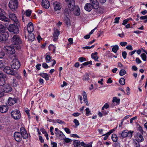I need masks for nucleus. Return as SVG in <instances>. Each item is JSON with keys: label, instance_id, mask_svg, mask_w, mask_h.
Listing matches in <instances>:
<instances>
[{"label": "nucleus", "instance_id": "1", "mask_svg": "<svg viewBox=\"0 0 147 147\" xmlns=\"http://www.w3.org/2000/svg\"><path fill=\"white\" fill-rule=\"evenodd\" d=\"M20 132H16L14 134L15 140L17 142H20L22 140V138L25 139L28 138V135L25 128L22 127L20 128Z\"/></svg>", "mask_w": 147, "mask_h": 147}, {"label": "nucleus", "instance_id": "2", "mask_svg": "<svg viewBox=\"0 0 147 147\" xmlns=\"http://www.w3.org/2000/svg\"><path fill=\"white\" fill-rule=\"evenodd\" d=\"M11 41L13 45V47H17L18 49L20 48L19 45L22 43V41L19 36L14 35L11 38Z\"/></svg>", "mask_w": 147, "mask_h": 147}, {"label": "nucleus", "instance_id": "3", "mask_svg": "<svg viewBox=\"0 0 147 147\" xmlns=\"http://www.w3.org/2000/svg\"><path fill=\"white\" fill-rule=\"evenodd\" d=\"M8 30L14 34H17L19 32V29L17 25L15 24L10 25L8 28Z\"/></svg>", "mask_w": 147, "mask_h": 147}, {"label": "nucleus", "instance_id": "4", "mask_svg": "<svg viewBox=\"0 0 147 147\" xmlns=\"http://www.w3.org/2000/svg\"><path fill=\"white\" fill-rule=\"evenodd\" d=\"M133 131H128L127 130H123L121 133L119 132V134L121 135V137L123 138H125L128 137L129 138H131L133 136Z\"/></svg>", "mask_w": 147, "mask_h": 147}, {"label": "nucleus", "instance_id": "5", "mask_svg": "<svg viewBox=\"0 0 147 147\" xmlns=\"http://www.w3.org/2000/svg\"><path fill=\"white\" fill-rule=\"evenodd\" d=\"M18 2L17 0H11L9 3V7L11 9L15 10L18 8Z\"/></svg>", "mask_w": 147, "mask_h": 147}, {"label": "nucleus", "instance_id": "6", "mask_svg": "<svg viewBox=\"0 0 147 147\" xmlns=\"http://www.w3.org/2000/svg\"><path fill=\"white\" fill-rule=\"evenodd\" d=\"M3 49L6 52H7L10 55V57L11 58V55H12L14 57H15V50L11 46H6L4 47Z\"/></svg>", "mask_w": 147, "mask_h": 147}, {"label": "nucleus", "instance_id": "7", "mask_svg": "<svg viewBox=\"0 0 147 147\" xmlns=\"http://www.w3.org/2000/svg\"><path fill=\"white\" fill-rule=\"evenodd\" d=\"M3 49L6 52H7L10 55V57L11 58V55H12L14 57H15V50L11 46H6L4 47Z\"/></svg>", "mask_w": 147, "mask_h": 147}, {"label": "nucleus", "instance_id": "8", "mask_svg": "<svg viewBox=\"0 0 147 147\" xmlns=\"http://www.w3.org/2000/svg\"><path fill=\"white\" fill-rule=\"evenodd\" d=\"M3 49L6 52H7L10 55V57L11 58V55H12L14 57H15V50L11 46H6L4 47Z\"/></svg>", "mask_w": 147, "mask_h": 147}, {"label": "nucleus", "instance_id": "9", "mask_svg": "<svg viewBox=\"0 0 147 147\" xmlns=\"http://www.w3.org/2000/svg\"><path fill=\"white\" fill-rule=\"evenodd\" d=\"M12 59L13 60L11 65L12 68L16 69H18L20 66L19 61L15 57H14Z\"/></svg>", "mask_w": 147, "mask_h": 147}, {"label": "nucleus", "instance_id": "10", "mask_svg": "<svg viewBox=\"0 0 147 147\" xmlns=\"http://www.w3.org/2000/svg\"><path fill=\"white\" fill-rule=\"evenodd\" d=\"M66 2L68 3L67 5L70 10L73 11L76 6L75 5L74 0H65Z\"/></svg>", "mask_w": 147, "mask_h": 147}, {"label": "nucleus", "instance_id": "11", "mask_svg": "<svg viewBox=\"0 0 147 147\" xmlns=\"http://www.w3.org/2000/svg\"><path fill=\"white\" fill-rule=\"evenodd\" d=\"M11 115L15 120L19 119L21 117V115L19 111L18 110L13 111L11 112Z\"/></svg>", "mask_w": 147, "mask_h": 147}, {"label": "nucleus", "instance_id": "12", "mask_svg": "<svg viewBox=\"0 0 147 147\" xmlns=\"http://www.w3.org/2000/svg\"><path fill=\"white\" fill-rule=\"evenodd\" d=\"M3 71L7 74L12 75H15V72L12 70V68L11 69L9 67H5L3 69Z\"/></svg>", "mask_w": 147, "mask_h": 147}, {"label": "nucleus", "instance_id": "13", "mask_svg": "<svg viewBox=\"0 0 147 147\" xmlns=\"http://www.w3.org/2000/svg\"><path fill=\"white\" fill-rule=\"evenodd\" d=\"M9 36L8 32H3L0 33V41H5L7 39Z\"/></svg>", "mask_w": 147, "mask_h": 147}, {"label": "nucleus", "instance_id": "14", "mask_svg": "<svg viewBox=\"0 0 147 147\" xmlns=\"http://www.w3.org/2000/svg\"><path fill=\"white\" fill-rule=\"evenodd\" d=\"M53 6L55 11L60 10L62 6L61 4L57 2H55L53 3Z\"/></svg>", "mask_w": 147, "mask_h": 147}, {"label": "nucleus", "instance_id": "15", "mask_svg": "<svg viewBox=\"0 0 147 147\" xmlns=\"http://www.w3.org/2000/svg\"><path fill=\"white\" fill-rule=\"evenodd\" d=\"M91 5L92 6L93 8L97 9L99 7V3L97 0H90Z\"/></svg>", "mask_w": 147, "mask_h": 147}, {"label": "nucleus", "instance_id": "16", "mask_svg": "<svg viewBox=\"0 0 147 147\" xmlns=\"http://www.w3.org/2000/svg\"><path fill=\"white\" fill-rule=\"evenodd\" d=\"M4 13L5 12L3 11V12L0 14V20L5 22H10V19L4 16Z\"/></svg>", "mask_w": 147, "mask_h": 147}, {"label": "nucleus", "instance_id": "17", "mask_svg": "<svg viewBox=\"0 0 147 147\" xmlns=\"http://www.w3.org/2000/svg\"><path fill=\"white\" fill-rule=\"evenodd\" d=\"M42 5L43 8L46 9H48L50 7L49 2L47 0H42Z\"/></svg>", "mask_w": 147, "mask_h": 147}, {"label": "nucleus", "instance_id": "18", "mask_svg": "<svg viewBox=\"0 0 147 147\" xmlns=\"http://www.w3.org/2000/svg\"><path fill=\"white\" fill-rule=\"evenodd\" d=\"M16 102V100L9 97L6 103V105L8 106H11L13 105Z\"/></svg>", "mask_w": 147, "mask_h": 147}, {"label": "nucleus", "instance_id": "19", "mask_svg": "<svg viewBox=\"0 0 147 147\" xmlns=\"http://www.w3.org/2000/svg\"><path fill=\"white\" fill-rule=\"evenodd\" d=\"M28 34L31 33L34 30L33 24L31 22H30L27 25Z\"/></svg>", "mask_w": 147, "mask_h": 147}, {"label": "nucleus", "instance_id": "20", "mask_svg": "<svg viewBox=\"0 0 147 147\" xmlns=\"http://www.w3.org/2000/svg\"><path fill=\"white\" fill-rule=\"evenodd\" d=\"M9 18L15 22H17L18 21L17 18L14 13H10L9 14Z\"/></svg>", "mask_w": 147, "mask_h": 147}, {"label": "nucleus", "instance_id": "21", "mask_svg": "<svg viewBox=\"0 0 147 147\" xmlns=\"http://www.w3.org/2000/svg\"><path fill=\"white\" fill-rule=\"evenodd\" d=\"M12 89L11 87L9 85H6L4 86L3 89V91L6 93H8L11 92Z\"/></svg>", "mask_w": 147, "mask_h": 147}, {"label": "nucleus", "instance_id": "22", "mask_svg": "<svg viewBox=\"0 0 147 147\" xmlns=\"http://www.w3.org/2000/svg\"><path fill=\"white\" fill-rule=\"evenodd\" d=\"M8 109V106L6 105H3L0 107V112L2 113H4L7 112Z\"/></svg>", "mask_w": 147, "mask_h": 147}, {"label": "nucleus", "instance_id": "23", "mask_svg": "<svg viewBox=\"0 0 147 147\" xmlns=\"http://www.w3.org/2000/svg\"><path fill=\"white\" fill-rule=\"evenodd\" d=\"M92 8L93 7L90 3H86L84 6L85 10L88 11H90Z\"/></svg>", "mask_w": 147, "mask_h": 147}, {"label": "nucleus", "instance_id": "24", "mask_svg": "<svg viewBox=\"0 0 147 147\" xmlns=\"http://www.w3.org/2000/svg\"><path fill=\"white\" fill-rule=\"evenodd\" d=\"M82 95L83 96L84 101L86 104L87 105H89V103L88 101L87 96L86 92L84 91L82 92Z\"/></svg>", "mask_w": 147, "mask_h": 147}, {"label": "nucleus", "instance_id": "25", "mask_svg": "<svg viewBox=\"0 0 147 147\" xmlns=\"http://www.w3.org/2000/svg\"><path fill=\"white\" fill-rule=\"evenodd\" d=\"M98 53L97 52L93 53L91 54L92 58L94 59L96 61H98V57L97 56Z\"/></svg>", "mask_w": 147, "mask_h": 147}, {"label": "nucleus", "instance_id": "26", "mask_svg": "<svg viewBox=\"0 0 147 147\" xmlns=\"http://www.w3.org/2000/svg\"><path fill=\"white\" fill-rule=\"evenodd\" d=\"M39 75L42 78H44L47 81L49 80V79L50 76L47 73H42L40 74Z\"/></svg>", "mask_w": 147, "mask_h": 147}, {"label": "nucleus", "instance_id": "27", "mask_svg": "<svg viewBox=\"0 0 147 147\" xmlns=\"http://www.w3.org/2000/svg\"><path fill=\"white\" fill-rule=\"evenodd\" d=\"M60 34V32L57 29H54V31L53 34V37L55 38V39H57L58 36Z\"/></svg>", "mask_w": 147, "mask_h": 147}, {"label": "nucleus", "instance_id": "28", "mask_svg": "<svg viewBox=\"0 0 147 147\" xmlns=\"http://www.w3.org/2000/svg\"><path fill=\"white\" fill-rule=\"evenodd\" d=\"M74 10L75 11L74 12V14L77 16H79L80 13V11L79 7L76 6Z\"/></svg>", "mask_w": 147, "mask_h": 147}, {"label": "nucleus", "instance_id": "29", "mask_svg": "<svg viewBox=\"0 0 147 147\" xmlns=\"http://www.w3.org/2000/svg\"><path fill=\"white\" fill-rule=\"evenodd\" d=\"M28 40L31 41H33L35 38V36L34 34L33 33H29L28 36Z\"/></svg>", "mask_w": 147, "mask_h": 147}, {"label": "nucleus", "instance_id": "30", "mask_svg": "<svg viewBox=\"0 0 147 147\" xmlns=\"http://www.w3.org/2000/svg\"><path fill=\"white\" fill-rule=\"evenodd\" d=\"M137 136L139 142H142L144 140V138L139 133H137Z\"/></svg>", "mask_w": 147, "mask_h": 147}, {"label": "nucleus", "instance_id": "31", "mask_svg": "<svg viewBox=\"0 0 147 147\" xmlns=\"http://www.w3.org/2000/svg\"><path fill=\"white\" fill-rule=\"evenodd\" d=\"M49 49L50 50L53 51V53H55L56 47L53 45L50 44L49 46Z\"/></svg>", "mask_w": 147, "mask_h": 147}, {"label": "nucleus", "instance_id": "32", "mask_svg": "<svg viewBox=\"0 0 147 147\" xmlns=\"http://www.w3.org/2000/svg\"><path fill=\"white\" fill-rule=\"evenodd\" d=\"M111 138L114 142H116L117 141L118 137L116 134H113L112 135Z\"/></svg>", "mask_w": 147, "mask_h": 147}, {"label": "nucleus", "instance_id": "33", "mask_svg": "<svg viewBox=\"0 0 147 147\" xmlns=\"http://www.w3.org/2000/svg\"><path fill=\"white\" fill-rule=\"evenodd\" d=\"M74 145L75 147H80V142L78 140H75L74 141Z\"/></svg>", "mask_w": 147, "mask_h": 147}, {"label": "nucleus", "instance_id": "34", "mask_svg": "<svg viewBox=\"0 0 147 147\" xmlns=\"http://www.w3.org/2000/svg\"><path fill=\"white\" fill-rule=\"evenodd\" d=\"M120 100L119 98H117L116 97L113 98L112 102H115L117 105H119L120 103Z\"/></svg>", "mask_w": 147, "mask_h": 147}, {"label": "nucleus", "instance_id": "35", "mask_svg": "<svg viewBox=\"0 0 147 147\" xmlns=\"http://www.w3.org/2000/svg\"><path fill=\"white\" fill-rule=\"evenodd\" d=\"M70 11H70L69 9H68L67 8H66L64 10L63 13L66 16H69L70 12Z\"/></svg>", "mask_w": 147, "mask_h": 147}, {"label": "nucleus", "instance_id": "36", "mask_svg": "<svg viewBox=\"0 0 147 147\" xmlns=\"http://www.w3.org/2000/svg\"><path fill=\"white\" fill-rule=\"evenodd\" d=\"M119 49V47L117 45H115L112 48V51L115 53H116Z\"/></svg>", "mask_w": 147, "mask_h": 147}, {"label": "nucleus", "instance_id": "37", "mask_svg": "<svg viewBox=\"0 0 147 147\" xmlns=\"http://www.w3.org/2000/svg\"><path fill=\"white\" fill-rule=\"evenodd\" d=\"M65 22L67 25V26H68L70 25V21L69 18L67 17L66 16V17L65 18Z\"/></svg>", "mask_w": 147, "mask_h": 147}, {"label": "nucleus", "instance_id": "38", "mask_svg": "<svg viewBox=\"0 0 147 147\" xmlns=\"http://www.w3.org/2000/svg\"><path fill=\"white\" fill-rule=\"evenodd\" d=\"M5 29L6 28L2 24H0V33L5 32Z\"/></svg>", "mask_w": 147, "mask_h": 147}, {"label": "nucleus", "instance_id": "39", "mask_svg": "<svg viewBox=\"0 0 147 147\" xmlns=\"http://www.w3.org/2000/svg\"><path fill=\"white\" fill-rule=\"evenodd\" d=\"M119 83L121 85H124L125 84V80L123 78H121L119 80Z\"/></svg>", "mask_w": 147, "mask_h": 147}, {"label": "nucleus", "instance_id": "40", "mask_svg": "<svg viewBox=\"0 0 147 147\" xmlns=\"http://www.w3.org/2000/svg\"><path fill=\"white\" fill-rule=\"evenodd\" d=\"M126 73V71L124 69H121L120 71L119 74L121 76H123Z\"/></svg>", "mask_w": 147, "mask_h": 147}, {"label": "nucleus", "instance_id": "41", "mask_svg": "<svg viewBox=\"0 0 147 147\" xmlns=\"http://www.w3.org/2000/svg\"><path fill=\"white\" fill-rule=\"evenodd\" d=\"M89 79V75L87 74H86L84 75L83 80L84 81H86Z\"/></svg>", "mask_w": 147, "mask_h": 147}, {"label": "nucleus", "instance_id": "42", "mask_svg": "<svg viewBox=\"0 0 147 147\" xmlns=\"http://www.w3.org/2000/svg\"><path fill=\"white\" fill-rule=\"evenodd\" d=\"M51 57L49 55L46 54V57L45 58V60L46 62L47 63L49 62L51 60Z\"/></svg>", "mask_w": 147, "mask_h": 147}, {"label": "nucleus", "instance_id": "43", "mask_svg": "<svg viewBox=\"0 0 147 147\" xmlns=\"http://www.w3.org/2000/svg\"><path fill=\"white\" fill-rule=\"evenodd\" d=\"M141 57L143 61H146V56L145 54L144 53L142 54L141 55Z\"/></svg>", "mask_w": 147, "mask_h": 147}, {"label": "nucleus", "instance_id": "44", "mask_svg": "<svg viewBox=\"0 0 147 147\" xmlns=\"http://www.w3.org/2000/svg\"><path fill=\"white\" fill-rule=\"evenodd\" d=\"M90 64L92 65V61H87L86 62H85L82 64V65H83L84 66H86L88 65V64Z\"/></svg>", "mask_w": 147, "mask_h": 147}, {"label": "nucleus", "instance_id": "45", "mask_svg": "<svg viewBox=\"0 0 147 147\" xmlns=\"http://www.w3.org/2000/svg\"><path fill=\"white\" fill-rule=\"evenodd\" d=\"M32 11L30 10H28L26 11V15L28 17H29L31 15Z\"/></svg>", "mask_w": 147, "mask_h": 147}, {"label": "nucleus", "instance_id": "46", "mask_svg": "<svg viewBox=\"0 0 147 147\" xmlns=\"http://www.w3.org/2000/svg\"><path fill=\"white\" fill-rule=\"evenodd\" d=\"M86 115L87 116H88L90 114L91 111L89 110V108H86Z\"/></svg>", "mask_w": 147, "mask_h": 147}, {"label": "nucleus", "instance_id": "47", "mask_svg": "<svg viewBox=\"0 0 147 147\" xmlns=\"http://www.w3.org/2000/svg\"><path fill=\"white\" fill-rule=\"evenodd\" d=\"M5 83V80L4 78L1 79H0V86H3Z\"/></svg>", "mask_w": 147, "mask_h": 147}, {"label": "nucleus", "instance_id": "48", "mask_svg": "<svg viewBox=\"0 0 147 147\" xmlns=\"http://www.w3.org/2000/svg\"><path fill=\"white\" fill-rule=\"evenodd\" d=\"M138 130L142 134H143L144 131L143 130L142 127L140 125L138 127Z\"/></svg>", "mask_w": 147, "mask_h": 147}, {"label": "nucleus", "instance_id": "49", "mask_svg": "<svg viewBox=\"0 0 147 147\" xmlns=\"http://www.w3.org/2000/svg\"><path fill=\"white\" fill-rule=\"evenodd\" d=\"M78 61L81 62H82L83 61H86V59L85 58L82 57H80L78 58Z\"/></svg>", "mask_w": 147, "mask_h": 147}, {"label": "nucleus", "instance_id": "50", "mask_svg": "<svg viewBox=\"0 0 147 147\" xmlns=\"http://www.w3.org/2000/svg\"><path fill=\"white\" fill-rule=\"evenodd\" d=\"M5 63L4 61L0 60V68H2L4 66Z\"/></svg>", "mask_w": 147, "mask_h": 147}, {"label": "nucleus", "instance_id": "51", "mask_svg": "<svg viewBox=\"0 0 147 147\" xmlns=\"http://www.w3.org/2000/svg\"><path fill=\"white\" fill-rule=\"evenodd\" d=\"M140 19L141 20H146L144 22H147V15L144 16H142L140 17Z\"/></svg>", "mask_w": 147, "mask_h": 147}, {"label": "nucleus", "instance_id": "52", "mask_svg": "<svg viewBox=\"0 0 147 147\" xmlns=\"http://www.w3.org/2000/svg\"><path fill=\"white\" fill-rule=\"evenodd\" d=\"M55 134L56 135V136L61 132V131L57 128L55 129Z\"/></svg>", "mask_w": 147, "mask_h": 147}, {"label": "nucleus", "instance_id": "53", "mask_svg": "<svg viewBox=\"0 0 147 147\" xmlns=\"http://www.w3.org/2000/svg\"><path fill=\"white\" fill-rule=\"evenodd\" d=\"M109 107V105L107 103H105L102 108V110H103L104 108L107 109Z\"/></svg>", "mask_w": 147, "mask_h": 147}, {"label": "nucleus", "instance_id": "54", "mask_svg": "<svg viewBox=\"0 0 147 147\" xmlns=\"http://www.w3.org/2000/svg\"><path fill=\"white\" fill-rule=\"evenodd\" d=\"M73 122L76 126H78L80 124L78 121L77 119H74Z\"/></svg>", "mask_w": 147, "mask_h": 147}, {"label": "nucleus", "instance_id": "55", "mask_svg": "<svg viewBox=\"0 0 147 147\" xmlns=\"http://www.w3.org/2000/svg\"><path fill=\"white\" fill-rule=\"evenodd\" d=\"M126 48L128 50L131 51L133 49L132 46L130 45H128L127 47H126Z\"/></svg>", "mask_w": 147, "mask_h": 147}, {"label": "nucleus", "instance_id": "56", "mask_svg": "<svg viewBox=\"0 0 147 147\" xmlns=\"http://www.w3.org/2000/svg\"><path fill=\"white\" fill-rule=\"evenodd\" d=\"M92 142H90L88 144H86L84 147H92Z\"/></svg>", "mask_w": 147, "mask_h": 147}, {"label": "nucleus", "instance_id": "57", "mask_svg": "<svg viewBox=\"0 0 147 147\" xmlns=\"http://www.w3.org/2000/svg\"><path fill=\"white\" fill-rule=\"evenodd\" d=\"M51 145L52 147H57V144L51 141Z\"/></svg>", "mask_w": 147, "mask_h": 147}, {"label": "nucleus", "instance_id": "58", "mask_svg": "<svg viewBox=\"0 0 147 147\" xmlns=\"http://www.w3.org/2000/svg\"><path fill=\"white\" fill-rule=\"evenodd\" d=\"M122 54L124 59H125L126 58V56L127 55L126 52L124 51L122 53Z\"/></svg>", "mask_w": 147, "mask_h": 147}, {"label": "nucleus", "instance_id": "59", "mask_svg": "<svg viewBox=\"0 0 147 147\" xmlns=\"http://www.w3.org/2000/svg\"><path fill=\"white\" fill-rule=\"evenodd\" d=\"M64 129L65 131L68 134H69L71 133V131L70 129L67 127L65 128Z\"/></svg>", "mask_w": 147, "mask_h": 147}, {"label": "nucleus", "instance_id": "60", "mask_svg": "<svg viewBox=\"0 0 147 147\" xmlns=\"http://www.w3.org/2000/svg\"><path fill=\"white\" fill-rule=\"evenodd\" d=\"M127 44L126 42H122L120 43V45L122 47L126 46Z\"/></svg>", "mask_w": 147, "mask_h": 147}, {"label": "nucleus", "instance_id": "61", "mask_svg": "<svg viewBox=\"0 0 147 147\" xmlns=\"http://www.w3.org/2000/svg\"><path fill=\"white\" fill-rule=\"evenodd\" d=\"M42 66L45 69H47L49 67V66L48 65L45 63H42Z\"/></svg>", "mask_w": 147, "mask_h": 147}, {"label": "nucleus", "instance_id": "62", "mask_svg": "<svg viewBox=\"0 0 147 147\" xmlns=\"http://www.w3.org/2000/svg\"><path fill=\"white\" fill-rule=\"evenodd\" d=\"M129 20V19H127L124 20L123 22V23L122 24V25H124L126 24L128 22Z\"/></svg>", "mask_w": 147, "mask_h": 147}, {"label": "nucleus", "instance_id": "63", "mask_svg": "<svg viewBox=\"0 0 147 147\" xmlns=\"http://www.w3.org/2000/svg\"><path fill=\"white\" fill-rule=\"evenodd\" d=\"M136 63L138 64H140L142 62V61L138 57H137L136 58Z\"/></svg>", "mask_w": 147, "mask_h": 147}, {"label": "nucleus", "instance_id": "64", "mask_svg": "<svg viewBox=\"0 0 147 147\" xmlns=\"http://www.w3.org/2000/svg\"><path fill=\"white\" fill-rule=\"evenodd\" d=\"M57 122L59 124H63L65 123L64 122L59 119H57L56 120Z\"/></svg>", "mask_w": 147, "mask_h": 147}]
</instances>
